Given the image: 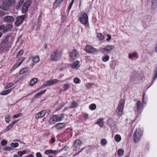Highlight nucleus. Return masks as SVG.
<instances>
[{
	"mask_svg": "<svg viewBox=\"0 0 157 157\" xmlns=\"http://www.w3.org/2000/svg\"><path fill=\"white\" fill-rule=\"evenodd\" d=\"M15 0H2V3L0 7L4 10L8 11L10 7L15 4Z\"/></svg>",
	"mask_w": 157,
	"mask_h": 157,
	"instance_id": "f257e3e1",
	"label": "nucleus"
},
{
	"mask_svg": "<svg viewBox=\"0 0 157 157\" xmlns=\"http://www.w3.org/2000/svg\"><path fill=\"white\" fill-rule=\"evenodd\" d=\"M64 118L63 114L60 115H55L51 117L49 120L48 122L50 124H55L56 122L61 121Z\"/></svg>",
	"mask_w": 157,
	"mask_h": 157,
	"instance_id": "f03ea898",
	"label": "nucleus"
},
{
	"mask_svg": "<svg viewBox=\"0 0 157 157\" xmlns=\"http://www.w3.org/2000/svg\"><path fill=\"white\" fill-rule=\"evenodd\" d=\"M124 103L125 101L123 99H121L119 103L118 106L116 110V113L118 116H121L123 113L124 107Z\"/></svg>",
	"mask_w": 157,
	"mask_h": 157,
	"instance_id": "7ed1b4c3",
	"label": "nucleus"
},
{
	"mask_svg": "<svg viewBox=\"0 0 157 157\" xmlns=\"http://www.w3.org/2000/svg\"><path fill=\"white\" fill-rule=\"evenodd\" d=\"M143 135V132L140 128H137L133 134L134 140L135 142H138L141 139Z\"/></svg>",
	"mask_w": 157,
	"mask_h": 157,
	"instance_id": "20e7f679",
	"label": "nucleus"
},
{
	"mask_svg": "<svg viewBox=\"0 0 157 157\" xmlns=\"http://www.w3.org/2000/svg\"><path fill=\"white\" fill-rule=\"evenodd\" d=\"M115 48V46L113 45H108L103 48H100L101 52L104 54L110 53Z\"/></svg>",
	"mask_w": 157,
	"mask_h": 157,
	"instance_id": "39448f33",
	"label": "nucleus"
},
{
	"mask_svg": "<svg viewBox=\"0 0 157 157\" xmlns=\"http://www.w3.org/2000/svg\"><path fill=\"white\" fill-rule=\"evenodd\" d=\"M79 19L81 23L83 25H86L88 23V17L86 13H81L79 16Z\"/></svg>",
	"mask_w": 157,
	"mask_h": 157,
	"instance_id": "423d86ee",
	"label": "nucleus"
},
{
	"mask_svg": "<svg viewBox=\"0 0 157 157\" xmlns=\"http://www.w3.org/2000/svg\"><path fill=\"white\" fill-rule=\"evenodd\" d=\"M61 54L59 51L55 50L52 52L50 55L51 59L53 61H57L60 58Z\"/></svg>",
	"mask_w": 157,
	"mask_h": 157,
	"instance_id": "0eeeda50",
	"label": "nucleus"
},
{
	"mask_svg": "<svg viewBox=\"0 0 157 157\" xmlns=\"http://www.w3.org/2000/svg\"><path fill=\"white\" fill-rule=\"evenodd\" d=\"M79 56V53L76 49H73L69 54V58L70 60H74L77 59Z\"/></svg>",
	"mask_w": 157,
	"mask_h": 157,
	"instance_id": "6e6552de",
	"label": "nucleus"
},
{
	"mask_svg": "<svg viewBox=\"0 0 157 157\" xmlns=\"http://www.w3.org/2000/svg\"><path fill=\"white\" fill-rule=\"evenodd\" d=\"M85 50L86 52L93 54H97L98 51L94 47L91 45H87L85 48Z\"/></svg>",
	"mask_w": 157,
	"mask_h": 157,
	"instance_id": "1a4fd4ad",
	"label": "nucleus"
},
{
	"mask_svg": "<svg viewBox=\"0 0 157 157\" xmlns=\"http://www.w3.org/2000/svg\"><path fill=\"white\" fill-rule=\"evenodd\" d=\"M25 17V15H23L17 17L15 22V25L19 26L23 22Z\"/></svg>",
	"mask_w": 157,
	"mask_h": 157,
	"instance_id": "9d476101",
	"label": "nucleus"
},
{
	"mask_svg": "<svg viewBox=\"0 0 157 157\" xmlns=\"http://www.w3.org/2000/svg\"><path fill=\"white\" fill-rule=\"evenodd\" d=\"M82 143L81 141L79 140H76L74 143V144L73 145L74 151H77L78 150L82 145Z\"/></svg>",
	"mask_w": 157,
	"mask_h": 157,
	"instance_id": "9b49d317",
	"label": "nucleus"
},
{
	"mask_svg": "<svg viewBox=\"0 0 157 157\" xmlns=\"http://www.w3.org/2000/svg\"><path fill=\"white\" fill-rule=\"evenodd\" d=\"M107 124L110 127L112 130H114L117 128L115 123L112 119H109L107 121Z\"/></svg>",
	"mask_w": 157,
	"mask_h": 157,
	"instance_id": "f8f14e48",
	"label": "nucleus"
},
{
	"mask_svg": "<svg viewBox=\"0 0 157 157\" xmlns=\"http://www.w3.org/2000/svg\"><path fill=\"white\" fill-rule=\"evenodd\" d=\"M58 82H60L59 80H58L56 79H51L47 81L45 83V86H50L56 84Z\"/></svg>",
	"mask_w": 157,
	"mask_h": 157,
	"instance_id": "ddd939ff",
	"label": "nucleus"
},
{
	"mask_svg": "<svg viewBox=\"0 0 157 157\" xmlns=\"http://www.w3.org/2000/svg\"><path fill=\"white\" fill-rule=\"evenodd\" d=\"M31 4V2L29 1H27L24 3L22 10V12L23 13H25L28 11L29 7Z\"/></svg>",
	"mask_w": 157,
	"mask_h": 157,
	"instance_id": "4468645a",
	"label": "nucleus"
},
{
	"mask_svg": "<svg viewBox=\"0 0 157 157\" xmlns=\"http://www.w3.org/2000/svg\"><path fill=\"white\" fill-rule=\"evenodd\" d=\"M14 20V18L12 16H5L3 18L4 21L7 23H12Z\"/></svg>",
	"mask_w": 157,
	"mask_h": 157,
	"instance_id": "2eb2a0df",
	"label": "nucleus"
},
{
	"mask_svg": "<svg viewBox=\"0 0 157 157\" xmlns=\"http://www.w3.org/2000/svg\"><path fill=\"white\" fill-rule=\"evenodd\" d=\"M142 106L141 102L140 101H137L134 109L135 112L137 113H140L142 109Z\"/></svg>",
	"mask_w": 157,
	"mask_h": 157,
	"instance_id": "dca6fc26",
	"label": "nucleus"
},
{
	"mask_svg": "<svg viewBox=\"0 0 157 157\" xmlns=\"http://www.w3.org/2000/svg\"><path fill=\"white\" fill-rule=\"evenodd\" d=\"M9 47V42L6 40L2 42L0 44L1 48H2L3 50H6Z\"/></svg>",
	"mask_w": 157,
	"mask_h": 157,
	"instance_id": "f3484780",
	"label": "nucleus"
},
{
	"mask_svg": "<svg viewBox=\"0 0 157 157\" xmlns=\"http://www.w3.org/2000/svg\"><path fill=\"white\" fill-rule=\"evenodd\" d=\"M46 113V111L45 110H43L39 112L36 114L35 116V118L36 119H39L40 118L44 117Z\"/></svg>",
	"mask_w": 157,
	"mask_h": 157,
	"instance_id": "a211bd4d",
	"label": "nucleus"
},
{
	"mask_svg": "<svg viewBox=\"0 0 157 157\" xmlns=\"http://www.w3.org/2000/svg\"><path fill=\"white\" fill-rule=\"evenodd\" d=\"M66 126L65 123H59L56 124L54 127L57 130L61 129L64 128Z\"/></svg>",
	"mask_w": 157,
	"mask_h": 157,
	"instance_id": "6ab92c4d",
	"label": "nucleus"
},
{
	"mask_svg": "<svg viewBox=\"0 0 157 157\" xmlns=\"http://www.w3.org/2000/svg\"><path fill=\"white\" fill-rule=\"evenodd\" d=\"M24 59V58H23L22 60H19L17 61L16 63L13 67L12 68V70L13 71L15 69L18 67L22 63Z\"/></svg>",
	"mask_w": 157,
	"mask_h": 157,
	"instance_id": "aec40b11",
	"label": "nucleus"
},
{
	"mask_svg": "<svg viewBox=\"0 0 157 157\" xmlns=\"http://www.w3.org/2000/svg\"><path fill=\"white\" fill-rule=\"evenodd\" d=\"M118 65V62L116 60H114L111 62V63L110 64L111 68L112 69H114L116 66Z\"/></svg>",
	"mask_w": 157,
	"mask_h": 157,
	"instance_id": "412c9836",
	"label": "nucleus"
},
{
	"mask_svg": "<svg viewBox=\"0 0 157 157\" xmlns=\"http://www.w3.org/2000/svg\"><path fill=\"white\" fill-rule=\"evenodd\" d=\"M103 120V118L102 117H101L98 120L96 123L100 127H102L104 126Z\"/></svg>",
	"mask_w": 157,
	"mask_h": 157,
	"instance_id": "4be33fe9",
	"label": "nucleus"
},
{
	"mask_svg": "<svg viewBox=\"0 0 157 157\" xmlns=\"http://www.w3.org/2000/svg\"><path fill=\"white\" fill-rule=\"evenodd\" d=\"M63 0H56L54 2L53 6L54 8H56L59 5V4L63 1Z\"/></svg>",
	"mask_w": 157,
	"mask_h": 157,
	"instance_id": "5701e85b",
	"label": "nucleus"
},
{
	"mask_svg": "<svg viewBox=\"0 0 157 157\" xmlns=\"http://www.w3.org/2000/svg\"><path fill=\"white\" fill-rule=\"evenodd\" d=\"M151 7L153 9L157 8V0H151Z\"/></svg>",
	"mask_w": 157,
	"mask_h": 157,
	"instance_id": "b1692460",
	"label": "nucleus"
},
{
	"mask_svg": "<svg viewBox=\"0 0 157 157\" xmlns=\"http://www.w3.org/2000/svg\"><path fill=\"white\" fill-rule=\"evenodd\" d=\"M80 66L79 62L78 61H76L72 65L71 67L73 69H74L78 68Z\"/></svg>",
	"mask_w": 157,
	"mask_h": 157,
	"instance_id": "393cba45",
	"label": "nucleus"
},
{
	"mask_svg": "<svg viewBox=\"0 0 157 157\" xmlns=\"http://www.w3.org/2000/svg\"><path fill=\"white\" fill-rule=\"evenodd\" d=\"M114 139L116 142H119L121 140V137L120 135L117 134L114 136Z\"/></svg>",
	"mask_w": 157,
	"mask_h": 157,
	"instance_id": "a878e982",
	"label": "nucleus"
},
{
	"mask_svg": "<svg viewBox=\"0 0 157 157\" xmlns=\"http://www.w3.org/2000/svg\"><path fill=\"white\" fill-rule=\"evenodd\" d=\"M13 27V26L11 24H9L7 25L5 29L3 30V32L5 33L7 32L8 30L11 29Z\"/></svg>",
	"mask_w": 157,
	"mask_h": 157,
	"instance_id": "bb28decb",
	"label": "nucleus"
},
{
	"mask_svg": "<svg viewBox=\"0 0 157 157\" xmlns=\"http://www.w3.org/2000/svg\"><path fill=\"white\" fill-rule=\"evenodd\" d=\"M32 61L35 63H38L40 61V59L38 56H32L31 58Z\"/></svg>",
	"mask_w": 157,
	"mask_h": 157,
	"instance_id": "cd10ccee",
	"label": "nucleus"
},
{
	"mask_svg": "<svg viewBox=\"0 0 157 157\" xmlns=\"http://www.w3.org/2000/svg\"><path fill=\"white\" fill-rule=\"evenodd\" d=\"M29 69L27 67H25L22 68L19 71V74L22 75L28 71Z\"/></svg>",
	"mask_w": 157,
	"mask_h": 157,
	"instance_id": "c85d7f7f",
	"label": "nucleus"
},
{
	"mask_svg": "<svg viewBox=\"0 0 157 157\" xmlns=\"http://www.w3.org/2000/svg\"><path fill=\"white\" fill-rule=\"evenodd\" d=\"M12 91L11 89H10L6 90H3L0 93L1 95H6L10 93Z\"/></svg>",
	"mask_w": 157,
	"mask_h": 157,
	"instance_id": "c756f323",
	"label": "nucleus"
},
{
	"mask_svg": "<svg viewBox=\"0 0 157 157\" xmlns=\"http://www.w3.org/2000/svg\"><path fill=\"white\" fill-rule=\"evenodd\" d=\"M109 56L108 55H105L101 58L102 60L104 62H106L109 60Z\"/></svg>",
	"mask_w": 157,
	"mask_h": 157,
	"instance_id": "7c9ffc66",
	"label": "nucleus"
},
{
	"mask_svg": "<svg viewBox=\"0 0 157 157\" xmlns=\"http://www.w3.org/2000/svg\"><path fill=\"white\" fill-rule=\"evenodd\" d=\"M37 79L36 78H33L32 79L30 82V85L31 86L34 85L37 82Z\"/></svg>",
	"mask_w": 157,
	"mask_h": 157,
	"instance_id": "2f4dec72",
	"label": "nucleus"
},
{
	"mask_svg": "<svg viewBox=\"0 0 157 157\" xmlns=\"http://www.w3.org/2000/svg\"><path fill=\"white\" fill-rule=\"evenodd\" d=\"M124 154V150L121 149H119L117 151V154L119 156H122Z\"/></svg>",
	"mask_w": 157,
	"mask_h": 157,
	"instance_id": "473e14b6",
	"label": "nucleus"
},
{
	"mask_svg": "<svg viewBox=\"0 0 157 157\" xmlns=\"http://www.w3.org/2000/svg\"><path fill=\"white\" fill-rule=\"evenodd\" d=\"M96 108V105L94 104H91L89 106V108L91 110H95Z\"/></svg>",
	"mask_w": 157,
	"mask_h": 157,
	"instance_id": "72a5a7b5",
	"label": "nucleus"
},
{
	"mask_svg": "<svg viewBox=\"0 0 157 157\" xmlns=\"http://www.w3.org/2000/svg\"><path fill=\"white\" fill-rule=\"evenodd\" d=\"M46 91V90H44L40 92L35 95V97L36 98H39L40 95L44 93Z\"/></svg>",
	"mask_w": 157,
	"mask_h": 157,
	"instance_id": "f704fd0d",
	"label": "nucleus"
},
{
	"mask_svg": "<svg viewBox=\"0 0 157 157\" xmlns=\"http://www.w3.org/2000/svg\"><path fill=\"white\" fill-rule=\"evenodd\" d=\"M101 144L102 146H105L107 144V141L105 139H102L101 140Z\"/></svg>",
	"mask_w": 157,
	"mask_h": 157,
	"instance_id": "c9c22d12",
	"label": "nucleus"
},
{
	"mask_svg": "<svg viewBox=\"0 0 157 157\" xmlns=\"http://www.w3.org/2000/svg\"><path fill=\"white\" fill-rule=\"evenodd\" d=\"M26 151L25 150L19 151L17 152V154L20 157H21L23 155L26 154Z\"/></svg>",
	"mask_w": 157,
	"mask_h": 157,
	"instance_id": "e433bc0d",
	"label": "nucleus"
},
{
	"mask_svg": "<svg viewBox=\"0 0 157 157\" xmlns=\"http://www.w3.org/2000/svg\"><path fill=\"white\" fill-rule=\"evenodd\" d=\"M60 151L58 150H50V153H52L54 155H56L58 153H59Z\"/></svg>",
	"mask_w": 157,
	"mask_h": 157,
	"instance_id": "4c0bfd02",
	"label": "nucleus"
},
{
	"mask_svg": "<svg viewBox=\"0 0 157 157\" xmlns=\"http://www.w3.org/2000/svg\"><path fill=\"white\" fill-rule=\"evenodd\" d=\"M10 146L12 147L16 148L18 147L19 144L17 143H12L10 144Z\"/></svg>",
	"mask_w": 157,
	"mask_h": 157,
	"instance_id": "58836bf2",
	"label": "nucleus"
},
{
	"mask_svg": "<svg viewBox=\"0 0 157 157\" xmlns=\"http://www.w3.org/2000/svg\"><path fill=\"white\" fill-rule=\"evenodd\" d=\"M97 37L100 40H102L104 38V36L102 34L100 33H98L97 34Z\"/></svg>",
	"mask_w": 157,
	"mask_h": 157,
	"instance_id": "ea45409f",
	"label": "nucleus"
},
{
	"mask_svg": "<svg viewBox=\"0 0 157 157\" xmlns=\"http://www.w3.org/2000/svg\"><path fill=\"white\" fill-rule=\"evenodd\" d=\"M13 85V83L11 82L10 83L5 87V89H9L12 87Z\"/></svg>",
	"mask_w": 157,
	"mask_h": 157,
	"instance_id": "a19ab883",
	"label": "nucleus"
},
{
	"mask_svg": "<svg viewBox=\"0 0 157 157\" xmlns=\"http://www.w3.org/2000/svg\"><path fill=\"white\" fill-rule=\"evenodd\" d=\"M94 83L89 82L87 83L86 85V86L87 88L89 89L91 88L92 86L94 85Z\"/></svg>",
	"mask_w": 157,
	"mask_h": 157,
	"instance_id": "79ce46f5",
	"label": "nucleus"
},
{
	"mask_svg": "<svg viewBox=\"0 0 157 157\" xmlns=\"http://www.w3.org/2000/svg\"><path fill=\"white\" fill-rule=\"evenodd\" d=\"M12 150V148L11 147L9 146L5 147L3 148V150L5 151H10Z\"/></svg>",
	"mask_w": 157,
	"mask_h": 157,
	"instance_id": "37998d69",
	"label": "nucleus"
},
{
	"mask_svg": "<svg viewBox=\"0 0 157 157\" xmlns=\"http://www.w3.org/2000/svg\"><path fill=\"white\" fill-rule=\"evenodd\" d=\"M23 51L22 50H21L17 54V56L18 58H20L21 56L23 55Z\"/></svg>",
	"mask_w": 157,
	"mask_h": 157,
	"instance_id": "c03bdc74",
	"label": "nucleus"
},
{
	"mask_svg": "<svg viewBox=\"0 0 157 157\" xmlns=\"http://www.w3.org/2000/svg\"><path fill=\"white\" fill-rule=\"evenodd\" d=\"M73 81L75 83L78 84L80 83V79L78 78H76L74 79Z\"/></svg>",
	"mask_w": 157,
	"mask_h": 157,
	"instance_id": "a18cd8bd",
	"label": "nucleus"
},
{
	"mask_svg": "<svg viewBox=\"0 0 157 157\" xmlns=\"http://www.w3.org/2000/svg\"><path fill=\"white\" fill-rule=\"evenodd\" d=\"M71 132V129L70 128H67L65 131L63 132V134L65 135L66 133H67L68 135H69V134H70V132Z\"/></svg>",
	"mask_w": 157,
	"mask_h": 157,
	"instance_id": "49530a36",
	"label": "nucleus"
},
{
	"mask_svg": "<svg viewBox=\"0 0 157 157\" xmlns=\"http://www.w3.org/2000/svg\"><path fill=\"white\" fill-rule=\"evenodd\" d=\"M10 115L7 116L5 118V121L6 122L9 123L10 121Z\"/></svg>",
	"mask_w": 157,
	"mask_h": 157,
	"instance_id": "de8ad7c7",
	"label": "nucleus"
},
{
	"mask_svg": "<svg viewBox=\"0 0 157 157\" xmlns=\"http://www.w3.org/2000/svg\"><path fill=\"white\" fill-rule=\"evenodd\" d=\"M13 127V126L11 124H10L8 126L6 127L5 130H6V131H9Z\"/></svg>",
	"mask_w": 157,
	"mask_h": 157,
	"instance_id": "09e8293b",
	"label": "nucleus"
},
{
	"mask_svg": "<svg viewBox=\"0 0 157 157\" xmlns=\"http://www.w3.org/2000/svg\"><path fill=\"white\" fill-rule=\"evenodd\" d=\"M77 105V104L75 101H73L71 103V108H74L76 107Z\"/></svg>",
	"mask_w": 157,
	"mask_h": 157,
	"instance_id": "8fccbe9b",
	"label": "nucleus"
},
{
	"mask_svg": "<svg viewBox=\"0 0 157 157\" xmlns=\"http://www.w3.org/2000/svg\"><path fill=\"white\" fill-rule=\"evenodd\" d=\"M1 144L2 146H5L7 144V141L6 140H3L1 141Z\"/></svg>",
	"mask_w": 157,
	"mask_h": 157,
	"instance_id": "3c124183",
	"label": "nucleus"
},
{
	"mask_svg": "<svg viewBox=\"0 0 157 157\" xmlns=\"http://www.w3.org/2000/svg\"><path fill=\"white\" fill-rule=\"evenodd\" d=\"M69 87L70 86L68 83H67L64 85L63 88L65 90L68 89Z\"/></svg>",
	"mask_w": 157,
	"mask_h": 157,
	"instance_id": "603ef678",
	"label": "nucleus"
},
{
	"mask_svg": "<svg viewBox=\"0 0 157 157\" xmlns=\"http://www.w3.org/2000/svg\"><path fill=\"white\" fill-rule=\"evenodd\" d=\"M21 113H18L17 114L14 115L13 116V117L14 118H17L19 117L20 116H21Z\"/></svg>",
	"mask_w": 157,
	"mask_h": 157,
	"instance_id": "864d4df0",
	"label": "nucleus"
},
{
	"mask_svg": "<svg viewBox=\"0 0 157 157\" xmlns=\"http://www.w3.org/2000/svg\"><path fill=\"white\" fill-rule=\"evenodd\" d=\"M5 15V12L2 11H0V17L3 16Z\"/></svg>",
	"mask_w": 157,
	"mask_h": 157,
	"instance_id": "5fc2aeb1",
	"label": "nucleus"
},
{
	"mask_svg": "<svg viewBox=\"0 0 157 157\" xmlns=\"http://www.w3.org/2000/svg\"><path fill=\"white\" fill-rule=\"evenodd\" d=\"M107 38L106 39V40L107 41H109L111 38V36L110 35L108 34L107 35Z\"/></svg>",
	"mask_w": 157,
	"mask_h": 157,
	"instance_id": "6e6d98bb",
	"label": "nucleus"
},
{
	"mask_svg": "<svg viewBox=\"0 0 157 157\" xmlns=\"http://www.w3.org/2000/svg\"><path fill=\"white\" fill-rule=\"evenodd\" d=\"M36 157H42V155L40 152H37L36 154Z\"/></svg>",
	"mask_w": 157,
	"mask_h": 157,
	"instance_id": "4d7b16f0",
	"label": "nucleus"
},
{
	"mask_svg": "<svg viewBox=\"0 0 157 157\" xmlns=\"http://www.w3.org/2000/svg\"><path fill=\"white\" fill-rule=\"evenodd\" d=\"M84 148H82L81 150L79 151L77 153H76V154H75L74 155V156H75L76 155H78V154H79V153H80L82 151H83V150L84 149Z\"/></svg>",
	"mask_w": 157,
	"mask_h": 157,
	"instance_id": "13d9d810",
	"label": "nucleus"
},
{
	"mask_svg": "<svg viewBox=\"0 0 157 157\" xmlns=\"http://www.w3.org/2000/svg\"><path fill=\"white\" fill-rule=\"evenodd\" d=\"M72 3H71L69 5L68 8V12L70 10L72 6Z\"/></svg>",
	"mask_w": 157,
	"mask_h": 157,
	"instance_id": "bf43d9fd",
	"label": "nucleus"
},
{
	"mask_svg": "<svg viewBox=\"0 0 157 157\" xmlns=\"http://www.w3.org/2000/svg\"><path fill=\"white\" fill-rule=\"evenodd\" d=\"M5 29V26L4 25H2L0 26V31Z\"/></svg>",
	"mask_w": 157,
	"mask_h": 157,
	"instance_id": "052dcab7",
	"label": "nucleus"
},
{
	"mask_svg": "<svg viewBox=\"0 0 157 157\" xmlns=\"http://www.w3.org/2000/svg\"><path fill=\"white\" fill-rule=\"evenodd\" d=\"M49 153H50V150H47L45 152L46 155H48Z\"/></svg>",
	"mask_w": 157,
	"mask_h": 157,
	"instance_id": "680f3d73",
	"label": "nucleus"
},
{
	"mask_svg": "<svg viewBox=\"0 0 157 157\" xmlns=\"http://www.w3.org/2000/svg\"><path fill=\"white\" fill-rule=\"evenodd\" d=\"M144 96L145 95L144 94H143V103L144 104H146V102L145 101V100L144 99Z\"/></svg>",
	"mask_w": 157,
	"mask_h": 157,
	"instance_id": "e2e57ef3",
	"label": "nucleus"
},
{
	"mask_svg": "<svg viewBox=\"0 0 157 157\" xmlns=\"http://www.w3.org/2000/svg\"><path fill=\"white\" fill-rule=\"evenodd\" d=\"M62 20L63 21H65L66 20V17L65 16H63L62 17Z\"/></svg>",
	"mask_w": 157,
	"mask_h": 157,
	"instance_id": "0e129e2a",
	"label": "nucleus"
},
{
	"mask_svg": "<svg viewBox=\"0 0 157 157\" xmlns=\"http://www.w3.org/2000/svg\"><path fill=\"white\" fill-rule=\"evenodd\" d=\"M18 121V120L14 121L12 123L10 124L13 126V125L15 123H17Z\"/></svg>",
	"mask_w": 157,
	"mask_h": 157,
	"instance_id": "69168bd1",
	"label": "nucleus"
},
{
	"mask_svg": "<svg viewBox=\"0 0 157 157\" xmlns=\"http://www.w3.org/2000/svg\"><path fill=\"white\" fill-rule=\"evenodd\" d=\"M51 141L52 143H53L55 141V139L54 138L52 137L51 138Z\"/></svg>",
	"mask_w": 157,
	"mask_h": 157,
	"instance_id": "338daca9",
	"label": "nucleus"
},
{
	"mask_svg": "<svg viewBox=\"0 0 157 157\" xmlns=\"http://www.w3.org/2000/svg\"><path fill=\"white\" fill-rule=\"evenodd\" d=\"M129 58L131 59H132L133 56H132V54H129L128 56Z\"/></svg>",
	"mask_w": 157,
	"mask_h": 157,
	"instance_id": "774afa93",
	"label": "nucleus"
}]
</instances>
